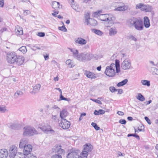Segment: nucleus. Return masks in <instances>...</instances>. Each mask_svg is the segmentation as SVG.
Wrapping results in <instances>:
<instances>
[{
    "mask_svg": "<svg viewBox=\"0 0 158 158\" xmlns=\"http://www.w3.org/2000/svg\"><path fill=\"white\" fill-rule=\"evenodd\" d=\"M152 69L153 70L152 72L153 74L158 75V69L155 68H153Z\"/></svg>",
    "mask_w": 158,
    "mask_h": 158,
    "instance_id": "nucleus-44",
    "label": "nucleus"
},
{
    "mask_svg": "<svg viewBox=\"0 0 158 158\" xmlns=\"http://www.w3.org/2000/svg\"><path fill=\"white\" fill-rule=\"evenodd\" d=\"M16 58H17V55L14 52H9L7 54L6 59L9 63H14L16 61Z\"/></svg>",
    "mask_w": 158,
    "mask_h": 158,
    "instance_id": "nucleus-7",
    "label": "nucleus"
},
{
    "mask_svg": "<svg viewBox=\"0 0 158 158\" xmlns=\"http://www.w3.org/2000/svg\"><path fill=\"white\" fill-rule=\"evenodd\" d=\"M25 158H37V157L33 155H31V154H30L28 155H27L25 156Z\"/></svg>",
    "mask_w": 158,
    "mask_h": 158,
    "instance_id": "nucleus-43",
    "label": "nucleus"
},
{
    "mask_svg": "<svg viewBox=\"0 0 158 158\" xmlns=\"http://www.w3.org/2000/svg\"><path fill=\"white\" fill-rule=\"evenodd\" d=\"M23 94V93L22 91H19L15 93V95L16 98H18L19 95H21Z\"/></svg>",
    "mask_w": 158,
    "mask_h": 158,
    "instance_id": "nucleus-40",
    "label": "nucleus"
},
{
    "mask_svg": "<svg viewBox=\"0 0 158 158\" xmlns=\"http://www.w3.org/2000/svg\"><path fill=\"white\" fill-rule=\"evenodd\" d=\"M109 90L112 93H113L114 92L117 91H118V89H116L113 86H111L109 87Z\"/></svg>",
    "mask_w": 158,
    "mask_h": 158,
    "instance_id": "nucleus-41",
    "label": "nucleus"
},
{
    "mask_svg": "<svg viewBox=\"0 0 158 158\" xmlns=\"http://www.w3.org/2000/svg\"><path fill=\"white\" fill-rule=\"evenodd\" d=\"M39 128L41 129L43 131L46 132L49 131H54L51 129V126L47 124L42 123L40 124Z\"/></svg>",
    "mask_w": 158,
    "mask_h": 158,
    "instance_id": "nucleus-10",
    "label": "nucleus"
},
{
    "mask_svg": "<svg viewBox=\"0 0 158 158\" xmlns=\"http://www.w3.org/2000/svg\"><path fill=\"white\" fill-rule=\"evenodd\" d=\"M133 27L138 31H140L143 30L144 27L142 20L137 19Z\"/></svg>",
    "mask_w": 158,
    "mask_h": 158,
    "instance_id": "nucleus-8",
    "label": "nucleus"
},
{
    "mask_svg": "<svg viewBox=\"0 0 158 158\" xmlns=\"http://www.w3.org/2000/svg\"><path fill=\"white\" fill-rule=\"evenodd\" d=\"M60 111V117L62 119H64V118H65L68 114V112L65 109H64L62 111Z\"/></svg>",
    "mask_w": 158,
    "mask_h": 158,
    "instance_id": "nucleus-25",
    "label": "nucleus"
},
{
    "mask_svg": "<svg viewBox=\"0 0 158 158\" xmlns=\"http://www.w3.org/2000/svg\"><path fill=\"white\" fill-rule=\"evenodd\" d=\"M4 0H0V7H2L4 5Z\"/></svg>",
    "mask_w": 158,
    "mask_h": 158,
    "instance_id": "nucleus-56",
    "label": "nucleus"
},
{
    "mask_svg": "<svg viewBox=\"0 0 158 158\" xmlns=\"http://www.w3.org/2000/svg\"><path fill=\"white\" fill-rule=\"evenodd\" d=\"M32 149V146L30 144H27L26 146L24 147L23 153L25 156L27 155L31 154V152Z\"/></svg>",
    "mask_w": 158,
    "mask_h": 158,
    "instance_id": "nucleus-14",
    "label": "nucleus"
},
{
    "mask_svg": "<svg viewBox=\"0 0 158 158\" xmlns=\"http://www.w3.org/2000/svg\"><path fill=\"white\" fill-rule=\"evenodd\" d=\"M84 74L87 77L91 79H95L97 77L96 74L87 70L85 71Z\"/></svg>",
    "mask_w": 158,
    "mask_h": 158,
    "instance_id": "nucleus-19",
    "label": "nucleus"
},
{
    "mask_svg": "<svg viewBox=\"0 0 158 158\" xmlns=\"http://www.w3.org/2000/svg\"><path fill=\"white\" fill-rule=\"evenodd\" d=\"M144 119L149 124H151V122L148 117L146 116L145 117Z\"/></svg>",
    "mask_w": 158,
    "mask_h": 158,
    "instance_id": "nucleus-53",
    "label": "nucleus"
},
{
    "mask_svg": "<svg viewBox=\"0 0 158 158\" xmlns=\"http://www.w3.org/2000/svg\"><path fill=\"white\" fill-rule=\"evenodd\" d=\"M107 27V29L109 30V34L110 36H113L117 33V30L115 27Z\"/></svg>",
    "mask_w": 158,
    "mask_h": 158,
    "instance_id": "nucleus-21",
    "label": "nucleus"
},
{
    "mask_svg": "<svg viewBox=\"0 0 158 158\" xmlns=\"http://www.w3.org/2000/svg\"><path fill=\"white\" fill-rule=\"evenodd\" d=\"M92 31L96 34L99 35H101L102 34V32L101 31L96 29H93Z\"/></svg>",
    "mask_w": 158,
    "mask_h": 158,
    "instance_id": "nucleus-35",
    "label": "nucleus"
},
{
    "mask_svg": "<svg viewBox=\"0 0 158 158\" xmlns=\"http://www.w3.org/2000/svg\"><path fill=\"white\" fill-rule=\"evenodd\" d=\"M141 83L144 85H147L149 86L150 85V82L149 81L143 80L141 81Z\"/></svg>",
    "mask_w": 158,
    "mask_h": 158,
    "instance_id": "nucleus-32",
    "label": "nucleus"
},
{
    "mask_svg": "<svg viewBox=\"0 0 158 158\" xmlns=\"http://www.w3.org/2000/svg\"><path fill=\"white\" fill-rule=\"evenodd\" d=\"M7 29V28L5 27L2 28L0 30V33L1 34L4 31H6Z\"/></svg>",
    "mask_w": 158,
    "mask_h": 158,
    "instance_id": "nucleus-55",
    "label": "nucleus"
},
{
    "mask_svg": "<svg viewBox=\"0 0 158 158\" xmlns=\"http://www.w3.org/2000/svg\"><path fill=\"white\" fill-rule=\"evenodd\" d=\"M143 24L146 28H149L150 26V20L148 17L145 16L143 18Z\"/></svg>",
    "mask_w": 158,
    "mask_h": 158,
    "instance_id": "nucleus-23",
    "label": "nucleus"
},
{
    "mask_svg": "<svg viewBox=\"0 0 158 158\" xmlns=\"http://www.w3.org/2000/svg\"><path fill=\"white\" fill-rule=\"evenodd\" d=\"M23 135L24 136H31L38 134V132L33 127L30 126L25 127L23 129Z\"/></svg>",
    "mask_w": 158,
    "mask_h": 158,
    "instance_id": "nucleus-3",
    "label": "nucleus"
},
{
    "mask_svg": "<svg viewBox=\"0 0 158 158\" xmlns=\"http://www.w3.org/2000/svg\"><path fill=\"white\" fill-rule=\"evenodd\" d=\"M137 19L132 18L128 19L127 20L126 24L129 27H133L135 20Z\"/></svg>",
    "mask_w": 158,
    "mask_h": 158,
    "instance_id": "nucleus-16",
    "label": "nucleus"
},
{
    "mask_svg": "<svg viewBox=\"0 0 158 158\" xmlns=\"http://www.w3.org/2000/svg\"><path fill=\"white\" fill-rule=\"evenodd\" d=\"M117 114L120 115H123L124 114V113L123 112L121 111H118L117 112Z\"/></svg>",
    "mask_w": 158,
    "mask_h": 158,
    "instance_id": "nucleus-62",
    "label": "nucleus"
},
{
    "mask_svg": "<svg viewBox=\"0 0 158 158\" xmlns=\"http://www.w3.org/2000/svg\"><path fill=\"white\" fill-rule=\"evenodd\" d=\"M6 110V108L5 106H0V112L1 113H4Z\"/></svg>",
    "mask_w": 158,
    "mask_h": 158,
    "instance_id": "nucleus-45",
    "label": "nucleus"
},
{
    "mask_svg": "<svg viewBox=\"0 0 158 158\" xmlns=\"http://www.w3.org/2000/svg\"><path fill=\"white\" fill-rule=\"evenodd\" d=\"M61 146H55L52 149L53 152H57V154L53 155L51 158H62L61 154L64 152V150L61 148Z\"/></svg>",
    "mask_w": 158,
    "mask_h": 158,
    "instance_id": "nucleus-5",
    "label": "nucleus"
},
{
    "mask_svg": "<svg viewBox=\"0 0 158 158\" xmlns=\"http://www.w3.org/2000/svg\"><path fill=\"white\" fill-rule=\"evenodd\" d=\"M90 99L92 101H93L94 102L97 103L101 105L102 104V102L100 100L97 99Z\"/></svg>",
    "mask_w": 158,
    "mask_h": 158,
    "instance_id": "nucleus-50",
    "label": "nucleus"
},
{
    "mask_svg": "<svg viewBox=\"0 0 158 158\" xmlns=\"http://www.w3.org/2000/svg\"><path fill=\"white\" fill-rule=\"evenodd\" d=\"M60 5L59 2L56 1H53L52 2V7L55 9H56L59 7Z\"/></svg>",
    "mask_w": 158,
    "mask_h": 158,
    "instance_id": "nucleus-27",
    "label": "nucleus"
},
{
    "mask_svg": "<svg viewBox=\"0 0 158 158\" xmlns=\"http://www.w3.org/2000/svg\"><path fill=\"white\" fill-rule=\"evenodd\" d=\"M16 61L17 64L20 65L23 64L24 61V58L22 56H17V58L16 59Z\"/></svg>",
    "mask_w": 158,
    "mask_h": 158,
    "instance_id": "nucleus-18",
    "label": "nucleus"
},
{
    "mask_svg": "<svg viewBox=\"0 0 158 158\" xmlns=\"http://www.w3.org/2000/svg\"><path fill=\"white\" fill-rule=\"evenodd\" d=\"M19 50L23 54L25 53L27 51L26 47L24 46L21 47L19 48Z\"/></svg>",
    "mask_w": 158,
    "mask_h": 158,
    "instance_id": "nucleus-34",
    "label": "nucleus"
},
{
    "mask_svg": "<svg viewBox=\"0 0 158 158\" xmlns=\"http://www.w3.org/2000/svg\"><path fill=\"white\" fill-rule=\"evenodd\" d=\"M131 66V61L128 59H125L121 64V68L123 70H128L130 69Z\"/></svg>",
    "mask_w": 158,
    "mask_h": 158,
    "instance_id": "nucleus-9",
    "label": "nucleus"
},
{
    "mask_svg": "<svg viewBox=\"0 0 158 158\" xmlns=\"http://www.w3.org/2000/svg\"><path fill=\"white\" fill-rule=\"evenodd\" d=\"M80 156L78 155V150H72L69 152L67 156V158H80Z\"/></svg>",
    "mask_w": 158,
    "mask_h": 158,
    "instance_id": "nucleus-13",
    "label": "nucleus"
},
{
    "mask_svg": "<svg viewBox=\"0 0 158 158\" xmlns=\"http://www.w3.org/2000/svg\"><path fill=\"white\" fill-rule=\"evenodd\" d=\"M75 41L76 43L81 45H85L87 43V41L81 37L78 38L75 40Z\"/></svg>",
    "mask_w": 158,
    "mask_h": 158,
    "instance_id": "nucleus-24",
    "label": "nucleus"
},
{
    "mask_svg": "<svg viewBox=\"0 0 158 158\" xmlns=\"http://www.w3.org/2000/svg\"><path fill=\"white\" fill-rule=\"evenodd\" d=\"M74 2H71V7H72L75 10H77L78 9L79 6L77 5H75L74 4H73Z\"/></svg>",
    "mask_w": 158,
    "mask_h": 158,
    "instance_id": "nucleus-36",
    "label": "nucleus"
},
{
    "mask_svg": "<svg viewBox=\"0 0 158 158\" xmlns=\"http://www.w3.org/2000/svg\"><path fill=\"white\" fill-rule=\"evenodd\" d=\"M89 24L94 26H95L97 24V21L94 19H90V20H89Z\"/></svg>",
    "mask_w": 158,
    "mask_h": 158,
    "instance_id": "nucleus-30",
    "label": "nucleus"
},
{
    "mask_svg": "<svg viewBox=\"0 0 158 158\" xmlns=\"http://www.w3.org/2000/svg\"><path fill=\"white\" fill-rule=\"evenodd\" d=\"M144 128V126L143 125H142L140 126V127H139L138 131H142Z\"/></svg>",
    "mask_w": 158,
    "mask_h": 158,
    "instance_id": "nucleus-54",
    "label": "nucleus"
},
{
    "mask_svg": "<svg viewBox=\"0 0 158 158\" xmlns=\"http://www.w3.org/2000/svg\"><path fill=\"white\" fill-rule=\"evenodd\" d=\"M37 35L41 37H43L45 35V34L44 32H40L38 33Z\"/></svg>",
    "mask_w": 158,
    "mask_h": 158,
    "instance_id": "nucleus-52",
    "label": "nucleus"
},
{
    "mask_svg": "<svg viewBox=\"0 0 158 158\" xmlns=\"http://www.w3.org/2000/svg\"><path fill=\"white\" fill-rule=\"evenodd\" d=\"M15 31L17 35H22L23 34V31L22 29L19 27L18 28V27L15 29Z\"/></svg>",
    "mask_w": 158,
    "mask_h": 158,
    "instance_id": "nucleus-29",
    "label": "nucleus"
},
{
    "mask_svg": "<svg viewBox=\"0 0 158 158\" xmlns=\"http://www.w3.org/2000/svg\"><path fill=\"white\" fill-rule=\"evenodd\" d=\"M41 87V85L40 84L36 85L33 88L32 91L30 92V93L32 94H34L38 93Z\"/></svg>",
    "mask_w": 158,
    "mask_h": 158,
    "instance_id": "nucleus-20",
    "label": "nucleus"
},
{
    "mask_svg": "<svg viewBox=\"0 0 158 158\" xmlns=\"http://www.w3.org/2000/svg\"><path fill=\"white\" fill-rule=\"evenodd\" d=\"M118 3L119 4V5H118V6L114 9L115 10L123 11L127 9L128 6L125 5L123 3L119 2Z\"/></svg>",
    "mask_w": 158,
    "mask_h": 158,
    "instance_id": "nucleus-15",
    "label": "nucleus"
},
{
    "mask_svg": "<svg viewBox=\"0 0 158 158\" xmlns=\"http://www.w3.org/2000/svg\"><path fill=\"white\" fill-rule=\"evenodd\" d=\"M52 108L56 109L57 113H58L59 112L60 110V109L59 107H58L56 105H54L52 106Z\"/></svg>",
    "mask_w": 158,
    "mask_h": 158,
    "instance_id": "nucleus-47",
    "label": "nucleus"
},
{
    "mask_svg": "<svg viewBox=\"0 0 158 158\" xmlns=\"http://www.w3.org/2000/svg\"><path fill=\"white\" fill-rule=\"evenodd\" d=\"M66 64L69 65V67H72V62L71 60H68L66 61Z\"/></svg>",
    "mask_w": 158,
    "mask_h": 158,
    "instance_id": "nucleus-39",
    "label": "nucleus"
},
{
    "mask_svg": "<svg viewBox=\"0 0 158 158\" xmlns=\"http://www.w3.org/2000/svg\"><path fill=\"white\" fill-rule=\"evenodd\" d=\"M102 12L101 10H98L94 13V16L98 15V14H100Z\"/></svg>",
    "mask_w": 158,
    "mask_h": 158,
    "instance_id": "nucleus-58",
    "label": "nucleus"
},
{
    "mask_svg": "<svg viewBox=\"0 0 158 158\" xmlns=\"http://www.w3.org/2000/svg\"><path fill=\"white\" fill-rule=\"evenodd\" d=\"M25 156L22 153H19L13 158H25Z\"/></svg>",
    "mask_w": 158,
    "mask_h": 158,
    "instance_id": "nucleus-31",
    "label": "nucleus"
},
{
    "mask_svg": "<svg viewBox=\"0 0 158 158\" xmlns=\"http://www.w3.org/2000/svg\"><path fill=\"white\" fill-rule=\"evenodd\" d=\"M8 154L7 150L5 149L0 150V158H7Z\"/></svg>",
    "mask_w": 158,
    "mask_h": 158,
    "instance_id": "nucleus-17",
    "label": "nucleus"
},
{
    "mask_svg": "<svg viewBox=\"0 0 158 158\" xmlns=\"http://www.w3.org/2000/svg\"><path fill=\"white\" fill-rule=\"evenodd\" d=\"M127 38L128 39L131 40L135 41H136L137 40L136 38L132 35H130L127 36Z\"/></svg>",
    "mask_w": 158,
    "mask_h": 158,
    "instance_id": "nucleus-37",
    "label": "nucleus"
},
{
    "mask_svg": "<svg viewBox=\"0 0 158 158\" xmlns=\"http://www.w3.org/2000/svg\"><path fill=\"white\" fill-rule=\"evenodd\" d=\"M143 4L141 3H140L139 4H137L136 5V6L137 7H138V8H142V7H143Z\"/></svg>",
    "mask_w": 158,
    "mask_h": 158,
    "instance_id": "nucleus-61",
    "label": "nucleus"
},
{
    "mask_svg": "<svg viewBox=\"0 0 158 158\" xmlns=\"http://www.w3.org/2000/svg\"><path fill=\"white\" fill-rule=\"evenodd\" d=\"M44 57L45 60H47L49 59V55L48 54H46L45 55H44Z\"/></svg>",
    "mask_w": 158,
    "mask_h": 158,
    "instance_id": "nucleus-63",
    "label": "nucleus"
},
{
    "mask_svg": "<svg viewBox=\"0 0 158 158\" xmlns=\"http://www.w3.org/2000/svg\"><path fill=\"white\" fill-rule=\"evenodd\" d=\"M91 125L93 126L96 130H98L100 129L99 127H98L97 124L95 123L92 122Z\"/></svg>",
    "mask_w": 158,
    "mask_h": 158,
    "instance_id": "nucleus-38",
    "label": "nucleus"
},
{
    "mask_svg": "<svg viewBox=\"0 0 158 158\" xmlns=\"http://www.w3.org/2000/svg\"><path fill=\"white\" fill-rule=\"evenodd\" d=\"M142 10L147 12H150L152 10L151 7L148 6H143L141 9Z\"/></svg>",
    "mask_w": 158,
    "mask_h": 158,
    "instance_id": "nucleus-26",
    "label": "nucleus"
},
{
    "mask_svg": "<svg viewBox=\"0 0 158 158\" xmlns=\"http://www.w3.org/2000/svg\"><path fill=\"white\" fill-rule=\"evenodd\" d=\"M27 139L25 138H23L21 139L19 143V147L20 148H24V147L26 146L27 144Z\"/></svg>",
    "mask_w": 158,
    "mask_h": 158,
    "instance_id": "nucleus-22",
    "label": "nucleus"
},
{
    "mask_svg": "<svg viewBox=\"0 0 158 158\" xmlns=\"http://www.w3.org/2000/svg\"><path fill=\"white\" fill-rule=\"evenodd\" d=\"M73 53V57L77 60L81 62H85L90 60L92 57V55L89 53L84 52L79 53L77 50L69 48Z\"/></svg>",
    "mask_w": 158,
    "mask_h": 158,
    "instance_id": "nucleus-1",
    "label": "nucleus"
},
{
    "mask_svg": "<svg viewBox=\"0 0 158 158\" xmlns=\"http://www.w3.org/2000/svg\"><path fill=\"white\" fill-rule=\"evenodd\" d=\"M115 65L114 64H111L110 66L106 67L105 73L107 76L109 77H113L115 75Z\"/></svg>",
    "mask_w": 158,
    "mask_h": 158,
    "instance_id": "nucleus-6",
    "label": "nucleus"
},
{
    "mask_svg": "<svg viewBox=\"0 0 158 158\" xmlns=\"http://www.w3.org/2000/svg\"><path fill=\"white\" fill-rule=\"evenodd\" d=\"M111 64H114V65H115V66H114V69H115V68L116 67H120L119 61L117 60H115V64L112 63Z\"/></svg>",
    "mask_w": 158,
    "mask_h": 158,
    "instance_id": "nucleus-48",
    "label": "nucleus"
},
{
    "mask_svg": "<svg viewBox=\"0 0 158 158\" xmlns=\"http://www.w3.org/2000/svg\"><path fill=\"white\" fill-rule=\"evenodd\" d=\"M119 122L122 124H125L126 123V121L125 119H121L119 120Z\"/></svg>",
    "mask_w": 158,
    "mask_h": 158,
    "instance_id": "nucleus-51",
    "label": "nucleus"
},
{
    "mask_svg": "<svg viewBox=\"0 0 158 158\" xmlns=\"http://www.w3.org/2000/svg\"><path fill=\"white\" fill-rule=\"evenodd\" d=\"M30 11L28 10H26L24 12V15H26L30 14Z\"/></svg>",
    "mask_w": 158,
    "mask_h": 158,
    "instance_id": "nucleus-60",
    "label": "nucleus"
},
{
    "mask_svg": "<svg viewBox=\"0 0 158 158\" xmlns=\"http://www.w3.org/2000/svg\"><path fill=\"white\" fill-rule=\"evenodd\" d=\"M53 12L54 13H52V15L54 17H56V15L58 14L59 12L58 11L56 10H54Z\"/></svg>",
    "mask_w": 158,
    "mask_h": 158,
    "instance_id": "nucleus-59",
    "label": "nucleus"
},
{
    "mask_svg": "<svg viewBox=\"0 0 158 158\" xmlns=\"http://www.w3.org/2000/svg\"><path fill=\"white\" fill-rule=\"evenodd\" d=\"M17 127V124L14 123H11L10 126V127L11 129H15Z\"/></svg>",
    "mask_w": 158,
    "mask_h": 158,
    "instance_id": "nucleus-46",
    "label": "nucleus"
},
{
    "mask_svg": "<svg viewBox=\"0 0 158 158\" xmlns=\"http://www.w3.org/2000/svg\"><path fill=\"white\" fill-rule=\"evenodd\" d=\"M112 17V15L111 14H101L98 16L99 19L105 22V26L107 27H111L114 24Z\"/></svg>",
    "mask_w": 158,
    "mask_h": 158,
    "instance_id": "nucleus-2",
    "label": "nucleus"
},
{
    "mask_svg": "<svg viewBox=\"0 0 158 158\" xmlns=\"http://www.w3.org/2000/svg\"><path fill=\"white\" fill-rule=\"evenodd\" d=\"M115 69H116L117 73H118L120 72V69L119 67H116Z\"/></svg>",
    "mask_w": 158,
    "mask_h": 158,
    "instance_id": "nucleus-64",
    "label": "nucleus"
},
{
    "mask_svg": "<svg viewBox=\"0 0 158 158\" xmlns=\"http://www.w3.org/2000/svg\"><path fill=\"white\" fill-rule=\"evenodd\" d=\"M99 114H103L105 113V111L104 110L100 109L98 110Z\"/></svg>",
    "mask_w": 158,
    "mask_h": 158,
    "instance_id": "nucleus-57",
    "label": "nucleus"
},
{
    "mask_svg": "<svg viewBox=\"0 0 158 158\" xmlns=\"http://www.w3.org/2000/svg\"><path fill=\"white\" fill-rule=\"evenodd\" d=\"M17 152V148L15 145H12L10 147L9 149V156L10 157H13L16 155V154Z\"/></svg>",
    "mask_w": 158,
    "mask_h": 158,
    "instance_id": "nucleus-12",
    "label": "nucleus"
},
{
    "mask_svg": "<svg viewBox=\"0 0 158 158\" xmlns=\"http://www.w3.org/2000/svg\"><path fill=\"white\" fill-rule=\"evenodd\" d=\"M128 80L127 79H125L121 82L118 83L117 85L118 87H120L126 85L127 82Z\"/></svg>",
    "mask_w": 158,
    "mask_h": 158,
    "instance_id": "nucleus-28",
    "label": "nucleus"
},
{
    "mask_svg": "<svg viewBox=\"0 0 158 158\" xmlns=\"http://www.w3.org/2000/svg\"><path fill=\"white\" fill-rule=\"evenodd\" d=\"M93 149V146L90 143H86L84 145V149L81 154L80 158H87L88 153L91 152Z\"/></svg>",
    "mask_w": 158,
    "mask_h": 158,
    "instance_id": "nucleus-4",
    "label": "nucleus"
},
{
    "mask_svg": "<svg viewBox=\"0 0 158 158\" xmlns=\"http://www.w3.org/2000/svg\"><path fill=\"white\" fill-rule=\"evenodd\" d=\"M137 99L141 101H143L145 100V98L140 93H138L137 97Z\"/></svg>",
    "mask_w": 158,
    "mask_h": 158,
    "instance_id": "nucleus-33",
    "label": "nucleus"
},
{
    "mask_svg": "<svg viewBox=\"0 0 158 158\" xmlns=\"http://www.w3.org/2000/svg\"><path fill=\"white\" fill-rule=\"evenodd\" d=\"M59 126L64 129H66L70 127V123L65 119H63L59 123Z\"/></svg>",
    "mask_w": 158,
    "mask_h": 158,
    "instance_id": "nucleus-11",
    "label": "nucleus"
},
{
    "mask_svg": "<svg viewBox=\"0 0 158 158\" xmlns=\"http://www.w3.org/2000/svg\"><path fill=\"white\" fill-rule=\"evenodd\" d=\"M58 28L59 30L63 31L64 32H66L67 31L66 28H65L64 25L61 27H59Z\"/></svg>",
    "mask_w": 158,
    "mask_h": 158,
    "instance_id": "nucleus-42",
    "label": "nucleus"
},
{
    "mask_svg": "<svg viewBox=\"0 0 158 158\" xmlns=\"http://www.w3.org/2000/svg\"><path fill=\"white\" fill-rule=\"evenodd\" d=\"M90 19H91L90 18V16H89V15H87L86 16V17H85V22L87 23V25H89V20H90Z\"/></svg>",
    "mask_w": 158,
    "mask_h": 158,
    "instance_id": "nucleus-49",
    "label": "nucleus"
}]
</instances>
